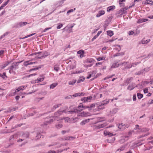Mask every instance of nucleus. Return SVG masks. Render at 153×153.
<instances>
[{"instance_id": "14", "label": "nucleus", "mask_w": 153, "mask_h": 153, "mask_svg": "<svg viewBox=\"0 0 153 153\" xmlns=\"http://www.w3.org/2000/svg\"><path fill=\"white\" fill-rule=\"evenodd\" d=\"M109 102V100H105L102 103L101 105H100L99 106V109H101V108L103 109V108H104V107L102 108V105H105L107 104Z\"/></svg>"}, {"instance_id": "57", "label": "nucleus", "mask_w": 153, "mask_h": 153, "mask_svg": "<svg viewBox=\"0 0 153 153\" xmlns=\"http://www.w3.org/2000/svg\"><path fill=\"white\" fill-rule=\"evenodd\" d=\"M149 134V133H147V134H144V135H141V136H140L139 137H138V138H140L142 137H145V136H147Z\"/></svg>"}, {"instance_id": "5", "label": "nucleus", "mask_w": 153, "mask_h": 153, "mask_svg": "<svg viewBox=\"0 0 153 153\" xmlns=\"http://www.w3.org/2000/svg\"><path fill=\"white\" fill-rule=\"evenodd\" d=\"M28 23L26 22H20L15 24L13 26L14 28H19L26 25Z\"/></svg>"}, {"instance_id": "44", "label": "nucleus", "mask_w": 153, "mask_h": 153, "mask_svg": "<svg viewBox=\"0 0 153 153\" xmlns=\"http://www.w3.org/2000/svg\"><path fill=\"white\" fill-rule=\"evenodd\" d=\"M35 34V33H32V34H30L29 35H28L26 36L25 37H24L23 38H22V39H25V38H28V37L31 36H33V35H34Z\"/></svg>"}, {"instance_id": "55", "label": "nucleus", "mask_w": 153, "mask_h": 153, "mask_svg": "<svg viewBox=\"0 0 153 153\" xmlns=\"http://www.w3.org/2000/svg\"><path fill=\"white\" fill-rule=\"evenodd\" d=\"M16 134H14L13 135L11 136L10 137V138H9L10 140H11L12 139H13L14 137L15 136H16Z\"/></svg>"}, {"instance_id": "63", "label": "nucleus", "mask_w": 153, "mask_h": 153, "mask_svg": "<svg viewBox=\"0 0 153 153\" xmlns=\"http://www.w3.org/2000/svg\"><path fill=\"white\" fill-rule=\"evenodd\" d=\"M21 86V88H22V90H23L24 89H25L26 87H27V86L26 85L22 86Z\"/></svg>"}, {"instance_id": "20", "label": "nucleus", "mask_w": 153, "mask_h": 153, "mask_svg": "<svg viewBox=\"0 0 153 153\" xmlns=\"http://www.w3.org/2000/svg\"><path fill=\"white\" fill-rule=\"evenodd\" d=\"M148 20V19H139L137 21V22L138 23L140 24L145 22Z\"/></svg>"}, {"instance_id": "42", "label": "nucleus", "mask_w": 153, "mask_h": 153, "mask_svg": "<svg viewBox=\"0 0 153 153\" xmlns=\"http://www.w3.org/2000/svg\"><path fill=\"white\" fill-rule=\"evenodd\" d=\"M95 106V104H92L90 106H89V110H90L92 109V108L93 107H94Z\"/></svg>"}, {"instance_id": "10", "label": "nucleus", "mask_w": 153, "mask_h": 153, "mask_svg": "<svg viewBox=\"0 0 153 153\" xmlns=\"http://www.w3.org/2000/svg\"><path fill=\"white\" fill-rule=\"evenodd\" d=\"M117 112V108H114L112 110L110 111L109 113L108 114V115L110 116H113Z\"/></svg>"}, {"instance_id": "46", "label": "nucleus", "mask_w": 153, "mask_h": 153, "mask_svg": "<svg viewBox=\"0 0 153 153\" xmlns=\"http://www.w3.org/2000/svg\"><path fill=\"white\" fill-rule=\"evenodd\" d=\"M75 10V8H74V9H71L70 10H69L68 11V12H67V14H68L69 13L73 12L74 10Z\"/></svg>"}, {"instance_id": "41", "label": "nucleus", "mask_w": 153, "mask_h": 153, "mask_svg": "<svg viewBox=\"0 0 153 153\" xmlns=\"http://www.w3.org/2000/svg\"><path fill=\"white\" fill-rule=\"evenodd\" d=\"M11 62H8L4 64L2 68H4L5 67L8 65L9 64L11 63Z\"/></svg>"}, {"instance_id": "21", "label": "nucleus", "mask_w": 153, "mask_h": 153, "mask_svg": "<svg viewBox=\"0 0 153 153\" xmlns=\"http://www.w3.org/2000/svg\"><path fill=\"white\" fill-rule=\"evenodd\" d=\"M124 55V53L123 52L119 53H117L115 54H114L113 56V57H114L116 56H123Z\"/></svg>"}, {"instance_id": "49", "label": "nucleus", "mask_w": 153, "mask_h": 153, "mask_svg": "<svg viewBox=\"0 0 153 153\" xmlns=\"http://www.w3.org/2000/svg\"><path fill=\"white\" fill-rule=\"evenodd\" d=\"M5 77H7V76H6V73L4 72L3 74H2V78L3 79H5Z\"/></svg>"}, {"instance_id": "11", "label": "nucleus", "mask_w": 153, "mask_h": 153, "mask_svg": "<svg viewBox=\"0 0 153 153\" xmlns=\"http://www.w3.org/2000/svg\"><path fill=\"white\" fill-rule=\"evenodd\" d=\"M93 118H90L85 119L82 120L80 123V125L81 126H83L86 123L89 122L91 120H92Z\"/></svg>"}, {"instance_id": "3", "label": "nucleus", "mask_w": 153, "mask_h": 153, "mask_svg": "<svg viewBox=\"0 0 153 153\" xmlns=\"http://www.w3.org/2000/svg\"><path fill=\"white\" fill-rule=\"evenodd\" d=\"M83 109H81L80 110L76 108H74V110L72 111H69V112L71 113V114H73L74 113H78L79 112H80L84 110L85 109L88 108L89 109V106H84V107L83 108Z\"/></svg>"}, {"instance_id": "16", "label": "nucleus", "mask_w": 153, "mask_h": 153, "mask_svg": "<svg viewBox=\"0 0 153 153\" xmlns=\"http://www.w3.org/2000/svg\"><path fill=\"white\" fill-rule=\"evenodd\" d=\"M133 79V78L132 77L128 78L124 82L127 85L132 81Z\"/></svg>"}, {"instance_id": "24", "label": "nucleus", "mask_w": 153, "mask_h": 153, "mask_svg": "<svg viewBox=\"0 0 153 153\" xmlns=\"http://www.w3.org/2000/svg\"><path fill=\"white\" fill-rule=\"evenodd\" d=\"M104 134L105 136L108 135L110 136H111L113 135L112 133L107 131H104Z\"/></svg>"}, {"instance_id": "4", "label": "nucleus", "mask_w": 153, "mask_h": 153, "mask_svg": "<svg viewBox=\"0 0 153 153\" xmlns=\"http://www.w3.org/2000/svg\"><path fill=\"white\" fill-rule=\"evenodd\" d=\"M20 62H14L9 67L8 69H11L15 71L18 68V66Z\"/></svg>"}, {"instance_id": "60", "label": "nucleus", "mask_w": 153, "mask_h": 153, "mask_svg": "<svg viewBox=\"0 0 153 153\" xmlns=\"http://www.w3.org/2000/svg\"><path fill=\"white\" fill-rule=\"evenodd\" d=\"M54 69L56 71H58L59 70V68L58 67H54Z\"/></svg>"}, {"instance_id": "58", "label": "nucleus", "mask_w": 153, "mask_h": 153, "mask_svg": "<svg viewBox=\"0 0 153 153\" xmlns=\"http://www.w3.org/2000/svg\"><path fill=\"white\" fill-rule=\"evenodd\" d=\"M134 33V32L132 31H130L128 32V34L130 36L132 35Z\"/></svg>"}, {"instance_id": "8", "label": "nucleus", "mask_w": 153, "mask_h": 153, "mask_svg": "<svg viewBox=\"0 0 153 153\" xmlns=\"http://www.w3.org/2000/svg\"><path fill=\"white\" fill-rule=\"evenodd\" d=\"M78 116H81V117H87L90 115V113L84 111L80 113L77 115Z\"/></svg>"}, {"instance_id": "54", "label": "nucleus", "mask_w": 153, "mask_h": 153, "mask_svg": "<svg viewBox=\"0 0 153 153\" xmlns=\"http://www.w3.org/2000/svg\"><path fill=\"white\" fill-rule=\"evenodd\" d=\"M139 126L138 125H136L135 126V128H134V129L136 130L137 129H138L139 130H140V128H139Z\"/></svg>"}, {"instance_id": "27", "label": "nucleus", "mask_w": 153, "mask_h": 153, "mask_svg": "<svg viewBox=\"0 0 153 153\" xmlns=\"http://www.w3.org/2000/svg\"><path fill=\"white\" fill-rule=\"evenodd\" d=\"M44 78L43 77L38 78L37 79L35 80V83H38L39 82L43 81L44 80Z\"/></svg>"}, {"instance_id": "50", "label": "nucleus", "mask_w": 153, "mask_h": 153, "mask_svg": "<svg viewBox=\"0 0 153 153\" xmlns=\"http://www.w3.org/2000/svg\"><path fill=\"white\" fill-rule=\"evenodd\" d=\"M149 130L146 128H143L141 130V131L143 132H146L147 131H148Z\"/></svg>"}, {"instance_id": "47", "label": "nucleus", "mask_w": 153, "mask_h": 153, "mask_svg": "<svg viewBox=\"0 0 153 153\" xmlns=\"http://www.w3.org/2000/svg\"><path fill=\"white\" fill-rule=\"evenodd\" d=\"M79 96V93H77L74 94L72 95V96L74 97H76L78 96Z\"/></svg>"}, {"instance_id": "59", "label": "nucleus", "mask_w": 153, "mask_h": 153, "mask_svg": "<svg viewBox=\"0 0 153 153\" xmlns=\"http://www.w3.org/2000/svg\"><path fill=\"white\" fill-rule=\"evenodd\" d=\"M133 100L134 101H135L136 100V98L135 94H134L133 95Z\"/></svg>"}, {"instance_id": "1", "label": "nucleus", "mask_w": 153, "mask_h": 153, "mask_svg": "<svg viewBox=\"0 0 153 153\" xmlns=\"http://www.w3.org/2000/svg\"><path fill=\"white\" fill-rule=\"evenodd\" d=\"M62 114L61 110H58L56 112L54 113V116L48 118L47 119L49 118V119L45 121L43 125H47L53 122V120L59 121L61 120H62V118H61L59 116L61 115Z\"/></svg>"}, {"instance_id": "43", "label": "nucleus", "mask_w": 153, "mask_h": 153, "mask_svg": "<svg viewBox=\"0 0 153 153\" xmlns=\"http://www.w3.org/2000/svg\"><path fill=\"white\" fill-rule=\"evenodd\" d=\"M58 25L57 27V29H60L63 26V25L61 24H59Z\"/></svg>"}, {"instance_id": "52", "label": "nucleus", "mask_w": 153, "mask_h": 153, "mask_svg": "<svg viewBox=\"0 0 153 153\" xmlns=\"http://www.w3.org/2000/svg\"><path fill=\"white\" fill-rule=\"evenodd\" d=\"M23 125V123H21V124H19L16 125L15 126V128H17L18 127H21V126H22Z\"/></svg>"}, {"instance_id": "13", "label": "nucleus", "mask_w": 153, "mask_h": 153, "mask_svg": "<svg viewBox=\"0 0 153 153\" xmlns=\"http://www.w3.org/2000/svg\"><path fill=\"white\" fill-rule=\"evenodd\" d=\"M37 63V62H30L29 61H26L24 62V64L25 66H27L28 65L35 64Z\"/></svg>"}, {"instance_id": "35", "label": "nucleus", "mask_w": 153, "mask_h": 153, "mask_svg": "<svg viewBox=\"0 0 153 153\" xmlns=\"http://www.w3.org/2000/svg\"><path fill=\"white\" fill-rule=\"evenodd\" d=\"M105 57L102 56V57H99L97 59L98 61H100L101 60H105Z\"/></svg>"}, {"instance_id": "28", "label": "nucleus", "mask_w": 153, "mask_h": 153, "mask_svg": "<svg viewBox=\"0 0 153 153\" xmlns=\"http://www.w3.org/2000/svg\"><path fill=\"white\" fill-rule=\"evenodd\" d=\"M63 151V150H62L61 151H58L57 152H56L54 150H50L48 152V153H59L62 152Z\"/></svg>"}, {"instance_id": "62", "label": "nucleus", "mask_w": 153, "mask_h": 153, "mask_svg": "<svg viewBox=\"0 0 153 153\" xmlns=\"http://www.w3.org/2000/svg\"><path fill=\"white\" fill-rule=\"evenodd\" d=\"M57 144V143H52V144H50L49 145V146H48L50 147L51 146H54V145H56Z\"/></svg>"}, {"instance_id": "56", "label": "nucleus", "mask_w": 153, "mask_h": 153, "mask_svg": "<svg viewBox=\"0 0 153 153\" xmlns=\"http://www.w3.org/2000/svg\"><path fill=\"white\" fill-rule=\"evenodd\" d=\"M69 131V130L68 131H65V130H63L62 131V134H65V133L66 132H68Z\"/></svg>"}, {"instance_id": "61", "label": "nucleus", "mask_w": 153, "mask_h": 153, "mask_svg": "<svg viewBox=\"0 0 153 153\" xmlns=\"http://www.w3.org/2000/svg\"><path fill=\"white\" fill-rule=\"evenodd\" d=\"M98 36L96 35L91 39L92 41H94L95 39H96Z\"/></svg>"}, {"instance_id": "6", "label": "nucleus", "mask_w": 153, "mask_h": 153, "mask_svg": "<svg viewBox=\"0 0 153 153\" xmlns=\"http://www.w3.org/2000/svg\"><path fill=\"white\" fill-rule=\"evenodd\" d=\"M128 127V125L123 123L119 124L118 126V128L121 130H123Z\"/></svg>"}, {"instance_id": "18", "label": "nucleus", "mask_w": 153, "mask_h": 153, "mask_svg": "<svg viewBox=\"0 0 153 153\" xmlns=\"http://www.w3.org/2000/svg\"><path fill=\"white\" fill-rule=\"evenodd\" d=\"M129 138L128 136H123L122 137V138L120 140V142L122 143H124L126 141L128 140Z\"/></svg>"}, {"instance_id": "15", "label": "nucleus", "mask_w": 153, "mask_h": 153, "mask_svg": "<svg viewBox=\"0 0 153 153\" xmlns=\"http://www.w3.org/2000/svg\"><path fill=\"white\" fill-rule=\"evenodd\" d=\"M75 138V137L70 136H65L64 137L63 139L64 140H72L74 139Z\"/></svg>"}, {"instance_id": "32", "label": "nucleus", "mask_w": 153, "mask_h": 153, "mask_svg": "<svg viewBox=\"0 0 153 153\" xmlns=\"http://www.w3.org/2000/svg\"><path fill=\"white\" fill-rule=\"evenodd\" d=\"M146 4H150L152 5L153 4V1L151 0H146L145 2Z\"/></svg>"}, {"instance_id": "26", "label": "nucleus", "mask_w": 153, "mask_h": 153, "mask_svg": "<svg viewBox=\"0 0 153 153\" xmlns=\"http://www.w3.org/2000/svg\"><path fill=\"white\" fill-rule=\"evenodd\" d=\"M106 126V123H104L102 124H101L97 126V127L98 128H103Z\"/></svg>"}, {"instance_id": "39", "label": "nucleus", "mask_w": 153, "mask_h": 153, "mask_svg": "<svg viewBox=\"0 0 153 153\" xmlns=\"http://www.w3.org/2000/svg\"><path fill=\"white\" fill-rule=\"evenodd\" d=\"M84 107L82 103H80L78 105V108L79 110L81 109L80 108H83Z\"/></svg>"}, {"instance_id": "53", "label": "nucleus", "mask_w": 153, "mask_h": 153, "mask_svg": "<svg viewBox=\"0 0 153 153\" xmlns=\"http://www.w3.org/2000/svg\"><path fill=\"white\" fill-rule=\"evenodd\" d=\"M10 0H7L6 1L4 2V4L2 5L4 6H6L8 2Z\"/></svg>"}, {"instance_id": "37", "label": "nucleus", "mask_w": 153, "mask_h": 153, "mask_svg": "<svg viewBox=\"0 0 153 153\" xmlns=\"http://www.w3.org/2000/svg\"><path fill=\"white\" fill-rule=\"evenodd\" d=\"M137 96L138 98L139 99H141L143 97V95L139 93H138L137 94Z\"/></svg>"}, {"instance_id": "38", "label": "nucleus", "mask_w": 153, "mask_h": 153, "mask_svg": "<svg viewBox=\"0 0 153 153\" xmlns=\"http://www.w3.org/2000/svg\"><path fill=\"white\" fill-rule=\"evenodd\" d=\"M125 149V147L124 146H122L120 148L118 149L117 150L116 152H117L118 151H121Z\"/></svg>"}, {"instance_id": "40", "label": "nucleus", "mask_w": 153, "mask_h": 153, "mask_svg": "<svg viewBox=\"0 0 153 153\" xmlns=\"http://www.w3.org/2000/svg\"><path fill=\"white\" fill-rule=\"evenodd\" d=\"M63 125L62 124H58L56 125V128L59 129L61 128L62 127Z\"/></svg>"}, {"instance_id": "33", "label": "nucleus", "mask_w": 153, "mask_h": 153, "mask_svg": "<svg viewBox=\"0 0 153 153\" xmlns=\"http://www.w3.org/2000/svg\"><path fill=\"white\" fill-rule=\"evenodd\" d=\"M119 64H118L117 62L114 63L111 66V68H115L119 66Z\"/></svg>"}, {"instance_id": "30", "label": "nucleus", "mask_w": 153, "mask_h": 153, "mask_svg": "<svg viewBox=\"0 0 153 153\" xmlns=\"http://www.w3.org/2000/svg\"><path fill=\"white\" fill-rule=\"evenodd\" d=\"M58 85L57 83H53L51 84L50 86V88L53 89Z\"/></svg>"}, {"instance_id": "7", "label": "nucleus", "mask_w": 153, "mask_h": 153, "mask_svg": "<svg viewBox=\"0 0 153 153\" xmlns=\"http://www.w3.org/2000/svg\"><path fill=\"white\" fill-rule=\"evenodd\" d=\"M138 85H136L135 83H132L131 84L129 85L128 86L127 89L128 90L131 91L133 90L135 87H138Z\"/></svg>"}, {"instance_id": "17", "label": "nucleus", "mask_w": 153, "mask_h": 153, "mask_svg": "<svg viewBox=\"0 0 153 153\" xmlns=\"http://www.w3.org/2000/svg\"><path fill=\"white\" fill-rule=\"evenodd\" d=\"M105 13V11L103 10H102L99 11L98 13L96 15V16L98 17L104 15Z\"/></svg>"}, {"instance_id": "19", "label": "nucleus", "mask_w": 153, "mask_h": 153, "mask_svg": "<svg viewBox=\"0 0 153 153\" xmlns=\"http://www.w3.org/2000/svg\"><path fill=\"white\" fill-rule=\"evenodd\" d=\"M78 54H79V56L80 58H82L85 54L84 51L82 50H80L77 52Z\"/></svg>"}, {"instance_id": "12", "label": "nucleus", "mask_w": 153, "mask_h": 153, "mask_svg": "<svg viewBox=\"0 0 153 153\" xmlns=\"http://www.w3.org/2000/svg\"><path fill=\"white\" fill-rule=\"evenodd\" d=\"M29 134L28 132H26L23 133L22 135V137L24 139H25L29 137Z\"/></svg>"}, {"instance_id": "64", "label": "nucleus", "mask_w": 153, "mask_h": 153, "mask_svg": "<svg viewBox=\"0 0 153 153\" xmlns=\"http://www.w3.org/2000/svg\"><path fill=\"white\" fill-rule=\"evenodd\" d=\"M153 103V100H151L149 102V104H151Z\"/></svg>"}, {"instance_id": "2", "label": "nucleus", "mask_w": 153, "mask_h": 153, "mask_svg": "<svg viewBox=\"0 0 153 153\" xmlns=\"http://www.w3.org/2000/svg\"><path fill=\"white\" fill-rule=\"evenodd\" d=\"M41 137V134L39 132H32L30 138L32 140H37Z\"/></svg>"}, {"instance_id": "51", "label": "nucleus", "mask_w": 153, "mask_h": 153, "mask_svg": "<svg viewBox=\"0 0 153 153\" xmlns=\"http://www.w3.org/2000/svg\"><path fill=\"white\" fill-rule=\"evenodd\" d=\"M61 105V104H59L55 105L53 107L55 108V109L60 107Z\"/></svg>"}, {"instance_id": "34", "label": "nucleus", "mask_w": 153, "mask_h": 153, "mask_svg": "<svg viewBox=\"0 0 153 153\" xmlns=\"http://www.w3.org/2000/svg\"><path fill=\"white\" fill-rule=\"evenodd\" d=\"M76 80H73L71 81H70L68 82V84L69 85H73L76 82Z\"/></svg>"}, {"instance_id": "31", "label": "nucleus", "mask_w": 153, "mask_h": 153, "mask_svg": "<svg viewBox=\"0 0 153 153\" xmlns=\"http://www.w3.org/2000/svg\"><path fill=\"white\" fill-rule=\"evenodd\" d=\"M107 34L108 35L111 37L113 35L114 33L112 31L108 30L107 31Z\"/></svg>"}, {"instance_id": "45", "label": "nucleus", "mask_w": 153, "mask_h": 153, "mask_svg": "<svg viewBox=\"0 0 153 153\" xmlns=\"http://www.w3.org/2000/svg\"><path fill=\"white\" fill-rule=\"evenodd\" d=\"M10 70L9 71V73L10 74H15L16 72L15 71H14L13 70H11V69H9Z\"/></svg>"}, {"instance_id": "23", "label": "nucleus", "mask_w": 153, "mask_h": 153, "mask_svg": "<svg viewBox=\"0 0 153 153\" xmlns=\"http://www.w3.org/2000/svg\"><path fill=\"white\" fill-rule=\"evenodd\" d=\"M115 8V6H112L108 7L107 8V11L108 12H110V11L113 10Z\"/></svg>"}, {"instance_id": "48", "label": "nucleus", "mask_w": 153, "mask_h": 153, "mask_svg": "<svg viewBox=\"0 0 153 153\" xmlns=\"http://www.w3.org/2000/svg\"><path fill=\"white\" fill-rule=\"evenodd\" d=\"M112 77V76H111V75L108 76L104 78L103 79H104V80H105L108 79H109V78H111Z\"/></svg>"}, {"instance_id": "36", "label": "nucleus", "mask_w": 153, "mask_h": 153, "mask_svg": "<svg viewBox=\"0 0 153 153\" xmlns=\"http://www.w3.org/2000/svg\"><path fill=\"white\" fill-rule=\"evenodd\" d=\"M140 63V62H135V63H132L131 64V66H130L129 68H131L132 67H135L137 64Z\"/></svg>"}, {"instance_id": "25", "label": "nucleus", "mask_w": 153, "mask_h": 153, "mask_svg": "<svg viewBox=\"0 0 153 153\" xmlns=\"http://www.w3.org/2000/svg\"><path fill=\"white\" fill-rule=\"evenodd\" d=\"M43 66V65H40L38 67H36L35 68L30 69V71H33L37 70L41 68Z\"/></svg>"}, {"instance_id": "22", "label": "nucleus", "mask_w": 153, "mask_h": 153, "mask_svg": "<svg viewBox=\"0 0 153 153\" xmlns=\"http://www.w3.org/2000/svg\"><path fill=\"white\" fill-rule=\"evenodd\" d=\"M150 41V39H148L146 40L144 39H143L141 41V43L143 44H146Z\"/></svg>"}, {"instance_id": "9", "label": "nucleus", "mask_w": 153, "mask_h": 153, "mask_svg": "<svg viewBox=\"0 0 153 153\" xmlns=\"http://www.w3.org/2000/svg\"><path fill=\"white\" fill-rule=\"evenodd\" d=\"M92 98V96H88L87 97H84L82 98L81 100L83 101L84 102H90Z\"/></svg>"}, {"instance_id": "29", "label": "nucleus", "mask_w": 153, "mask_h": 153, "mask_svg": "<svg viewBox=\"0 0 153 153\" xmlns=\"http://www.w3.org/2000/svg\"><path fill=\"white\" fill-rule=\"evenodd\" d=\"M85 80V78L83 76L80 77L79 79L78 80L77 83H79L81 82H83Z\"/></svg>"}]
</instances>
